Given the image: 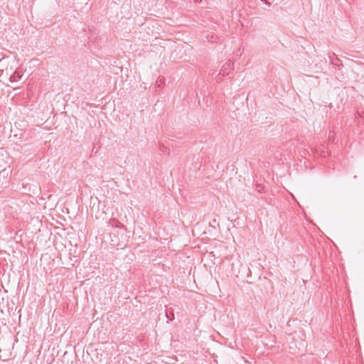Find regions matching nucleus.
Listing matches in <instances>:
<instances>
[{
  "instance_id": "obj_3",
  "label": "nucleus",
  "mask_w": 364,
  "mask_h": 364,
  "mask_svg": "<svg viewBox=\"0 0 364 364\" xmlns=\"http://www.w3.org/2000/svg\"><path fill=\"white\" fill-rule=\"evenodd\" d=\"M109 224L112 226V227H116V228H121V229H124V230H126V228L125 226L122 223H120L119 221H118L116 219H112L109 221Z\"/></svg>"
},
{
  "instance_id": "obj_5",
  "label": "nucleus",
  "mask_w": 364,
  "mask_h": 364,
  "mask_svg": "<svg viewBox=\"0 0 364 364\" xmlns=\"http://www.w3.org/2000/svg\"><path fill=\"white\" fill-rule=\"evenodd\" d=\"M171 316H172V317H170V316H169V315L168 314V313H167V312L166 313V318H168L169 320H171H171H173V319L174 318V316H173V314H171Z\"/></svg>"
},
{
  "instance_id": "obj_1",
  "label": "nucleus",
  "mask_w": 364,
  "mask_h": 364,
  "mask_svg": "<svg viewBox=\"0 0 364 364\" xmlns=\"http://www.w3.org/2000/svg\"><path fill=\"white\" fill-rule=\"evenodd\" d=\"M234 69L233 63L231 61L227 62L223 67L220 74H222L223 75H228L229 73L226 72V70H232Z\"/></svg>"
},
{
  "instance_id": "obj_4",
  "label": "nucleus",
  "mask_w": 364,
  "mask_h": 364,
  "mask_svg": "<svg viewBox=\"0 0 364 364\" xmlns=\"http://www.w3.org/2000/svg\"><path fill=\"white\" fill-rule=\"evenodd\" d=\"M208 41H215L216 40L217 36H215L213 34L208 33L205 36Z\"/></svg>"
},
{
  "instance_id": "obj_2",
  "label": "nucleus",
  "mask_w": 364,
  "mask_h": 364,
  "mask_svg": "<svg viewBox=\"0 0 364 364\" xmlns=\"http://www.w3.org/2000/svg\"><path fill=\"white\" fill-rule=\"evenodd\" d=\"M22 77V75L18 72L15 71L9 77V80L11 82H14L18 81Z\"/></svg>"
}]
</instances>
